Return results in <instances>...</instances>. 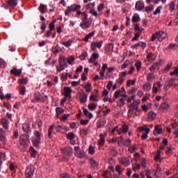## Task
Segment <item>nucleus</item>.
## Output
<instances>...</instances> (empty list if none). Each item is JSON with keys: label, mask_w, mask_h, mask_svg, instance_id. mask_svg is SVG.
Segmentation results:
<instances>
[{"label": "nucleus", "mask_w": 178, "mask_h": 178, "mask_svg": "<svg viewBox=\"0 0 178 178\" xmlns=\"http://www.w3.org/2000/svg\"><path fill=\"white\" fill-rule=\"evenodd\" d=\"M65 112V110L60 107L56 108V113L59 116V115H62Z\"/></svg>", "instance_id": "obj_38"}, {"label": "nucleus", "mask_w": 178, "mask_h": 178, "mask_svg": "<svg viewBox=\"0 0 178 178\" xmlns=\"http://www.w3.org/2000/svg\"><path fill=\"white\" fill-rule=\"evenodd\" d=\"M59 178H70V175L66 172L60 174Z\"/></svg>", "instance_id": "obj_55"}, {"label": "nucleus", "mask_w": 178, "mask_h": 178, "mask_svg": "<svg viewBox=\"0 0 178 178\" xmlns=\"http://www.w3.org/2000/svg\"><path fill=\"white\" fill-rule=\"evenodd\" d=\"M157 35H158V40L160 42L162 41L163 40H165V38H166V33H165L164 31L158 32Z\"/></svg>", "instance_id": "obj_16"}, {"label": "nucleus", "mask_w": 178, "mask_h": 178, "mask_svg": "<svg viewBox=\"0 0 178 178\" xmlns=\"http://www.w3.org/2000/svg\"><path fill=\"white\" fill-rule=\"evenodd\" d=\"M175 6H176V4H175V2L172 1L170 3L169 8H170V12H173L175 10Z\"/></svg>", "instance_id": "obj_52"}, {"label": "nucleus", "mask_w": 178, "mask_h": 178, "mask_svg": "<svg viewBox=\"0 0 178 178\" xmlns=\"http://www.w3.org/2000/svg\"><path fill=\"white\" fill-rule=\"evenodd\" d=\"M60 150H61V152H62L64 158H65V159L67 156H72V155L73 154V148H72L71 147H65L64 149H60Z\"/></svg>", "instance_id": "obj_7"}, {"label": "nucleus", "mask_w": 178, "mask_h": 178, "mask_svg": "<svg viewBox=\"0 0 178 178\" xmlns=\"http://www.w3.org/2000/svg\"><path fill=\"white\" fill-rule=\"evenodd\" d=\"M34 98L36 101V102H40L41 99H42V95L40 93H35Z\"/></svg>", "instance_id": "obj_32"}, {"label": "nucleus", "mask_w": 178, "mask_h": 178, "mask_svg": "<svg viewBox=\"0 0 178 178\" xmlns=\"http://www.w3.org/2000/svg\"><path fill=\"white\" fill-rule=\"evenodd\" d=\"M67 62L69 65H72L74 62V56H71L67 58Z\"/></svg>", "instance_id": "obj_47"}, {"label": "nucleus", "mask_w": 178, "mask_h": 178, "mask_svg": "<svg viewBox=\"0 0 178 178\" xmlns=\"http://www.w3.org/2000/svg\"><path fill=\"white\" fill-rule=\"evenodd\" d=\"M169 108V104L166 102H163L160 106V109H162L163 111H165V109H168Z\"/></svg>", "instance_id": "obj_41"}, {"label": "nucleus", "mask_w": 178, "mask_h": 178, "mask_svg": "<svg viewBox=\"0 0 178 178\" xmlns=\"http://www.w3.org/2000/svg\"><path fill=\"white\" fill-rule=\"evenodd\" d=\"M40 141L41 140L40 139H35V138H32V143H33V147H38V145H40Z\"/></svg>", "instance_id": "obj_34"}, {"label": "nucleus", "mask_w": 178, "mask_h": 178, "mask_svg": "<svg viewBox=\"0 0 178 178\" xmlns=\"http://www.w3.org/2000/svg\"><path fill=\"white\" fill-rule=\"evenodd\" d=\"M29 151L31 152V156L32 158H35L37 156V150L33 147H31L29 148Z\"/></svg>", "instance_id": "obj_30"}, {"label": "nucleus", "mask_w": 178, "mask_h": 178, "mask_svg": "<svg viewBox=\"0 0 178 178\" xmlns=\"http://www.w3.org/2000/svg\"><path fill=\"white\" fill-rule=\"evenodd\" d=\"M67 58L64 56H60L58 58L59 65H56V68L58 73L65 70V67L67 66V63H66Z\"/></svg>", "instance_id": "obj_2"}, {"label": "nucleus", "mask_w": 178, "mask_h": 178, "mask_svg": "<svg viewBox=\"0 0 178 178\" xmlns=\"http://www.w3.org/2000/svg\"><path fill=\"white\" fill-rule=\"evenodd\" d=\"M7 5L10 7L17 6V0H8Z\"/></svg>", "instance_id": "obj_28"}, {"label": "nucleus", "mask_w": 178, "mask_h": 178, "mask_svg": "<svg viewBox=\"0 0 178 178\" xmlns=\"http://www.w3.org/2000/svg\"><path fill=\"white\" fill-rule=\"evenodd\" d=\"M67 76H69V73L62 74L60 76L61 80L66 81L67 80Z\"/></svg>", "instance_id": "obj_54"}, {"label": "nucleus", "mask_w": 178, "mask_h": 178, "mask_svg": "<svg viewBox=\"0 0 178 178\" xmlns=\"http://www.w3.org/2000/svg\"><path fill=\"white\" fill-rule=\"evenodd\" d=\"M138 47H141L142 49H145V48H147V43L144 42H138L137 43H136L135 44H134L131 48H134V49H137L138 48Z\"/></svg>", "instance_id": "obj_10"}, {"label": "nucleus", "mask_w": 178, "mask_h": 178, "mask_svg": "<svg viewBox=\"0 0 178 178\" xmlns=\"http://www.w3.org/2000/svg\"><path fill=\"white\" fill-rule=\"evenodd\" d=\"M172 63H169L165 67H164V72H169L170 70V67H172Z\"/></svg>", "instance_id": "obj_60"}, {"label": "nucleus", "mask_w": 178, "mask_h": 178, "mask_svg": "<svg viewBox=\"0 0 178 178\" xmlns=\"http://www.w3.org/2000/svg\"><path fill=\"white\" fill-rule=\"evenodd\" d=\"M67 140H70V143L71 145H76V140H74L75 136L73 132H70L67 134L66 137Z\"/></svg>", "instance_id": "obj_8"}, {"label": "nucleus", "mask_w": 178, "mask_h": 178, "mask_svg": "<svg viewBox=\"0 0 178 178\" xmlns=\"http://www.w3.org/2000/svg\"><path fill=\"white\" fill-rule=\"evenodd\" d=\"M74 39H69L67 42H63L62 45H64L66 48H69L73 44Z\"/></svg>", "instance_id": "obj_25"}, {"label": "nucleus", "mask_w": 178, "mask_h": 178, "mask_svg": "<svg viewBox=\"0 0 178 178\" xmlns=\"http://www.w3.org/2000/svg\"><path fill=\"white\" fill-rule=\"evenodd\" d=\"M29 143L30 140H29V136H27V135H21L19 136L20 145H22L23 147H29Z\"/></svg>", "instance_id": "obj_6"}, {"label": "nucleus", "mask_w": 178, "mask_h": 178, "mask_svg": "<svg viewBox=\"0 0 178 178\" xmlns=\"http://www.w3.org/2000/svg\"><path fill=\"white\" fill-rule=\"evenodd\" d=\"M123 133L126 134L129 131V126L126 124H122Z\"/></svg>", "instance_id": "obj_56"}, {"label": "nucleus", "mask_w": 178, "mask_h": 178, "mask_svg": "<svg viewBox=\"0 0 178 178\" xmlns=\"http://www.w3.org/2000/svg\"><path fill=\"white\" fill-rule=\"evenodd\" d=\"M88 56V54H87V51H83L80 56H79V59L81 60H84Z\"/></svg>", "instance_id": "obj_40"}, {"label": "nucleus", "mask_w": 178, "mask_h": 178, "mask_svg": "<svg viewBox=\"0 0 178 178\" xmlns=\"http://www.w3.org/2000/svg\"><path fill=\"white\" fill-rule=\"evenodd\" d=\"M106 124V120H102L99 122H97V129H101V127H104Z\"/></svg>", "instance_id": "obj_36"}, {"label": "nucleus", "mask_w": 178, "mask_h": 178, "mask_svg": "<svg viewBox=\"0 0 178 178\" xmlns=\"http://www.w3.org/2000/svg\"><path fill=\"white\" fill-rule=\"evenodd\" d=\"M80 9H81V5L74 3L67 7V9L65 11V16H67L69 13H72V12H77V10H80Z\"/></svg>", "instance_id": "obj_3"}, {"label": "nucleus", "mask_w": 178, "mask_h": 178, "mask_svg": "<svg viewBox=\"0 0 178 178\" xmlns=\"http://www.w3.org/2000/svg\"><path fill=\"white\" fill-rule=\"evenodd\" d=\"M140 35H141V33H136L134 34V37L132 38L131 41H137L138 38H140Z\"/></svg>", "instance_id": "obj_53"}, {"label": "nucleus", "mask_w": 178, "mask_h": 178, "mask_svg": "<svg viewBox=\"0 0 178 178\" xmlns=\"http://www.w3.org/2000/svg\"><path fill=\"white\" fill-rule=\"evenodd\" d=\"M107 48H108V51H111V52H113V44L108 43L107 45Z\"/></svg>", "instance_id": "obj_64"}, {"label": "nucleus", "mask_w": 178, "mask_h": 178, "mask_svg": "<svg viewBox=\"0 0 178 178\" xmlns=\"http://www.w3.org/2000/svg\"><path fill=\"white\" fill-rule=\"evenodd\" d=\"M131 22L132 23H138V22H141L140 15L138 13H135L132 17Z\"/></svg>", "instance_id": "obj_18"}, {"label": "nucleus", "mask_w": 178, "mask_h": 178, "mask_svg": "<svg viewBox=\"0 0 178 178\" xmlns=\"http://www.w3.org/2000/svg\"><path fill=\"white\" fill-rule=\"evenodd\" d=\"M131 144V140L130 139H127L124 142V145L125 147H130V145Z\"/></svg>", "instance_id": "obj_58"}, {"label": "nucleus", "mask_w": 178, "mask_h": 178, "mask_svg": "<svg viewBox=\"0 0 178 178\" xmlns=\"http://www.w3.org/2000/svg\"><path fill=\"white\" fill-rule=\"evenodd\" d=\"M150 129H147L145 134H143L141 136L142 140H146L147 137H148V134H149Z\"/></svg>", "instance_id": "obj_43"}, {"label": "nucleus", "mask_w": 178, "mask_h": 178, "mask_svg": "<svg viewBox=\"0 0 178 178\" xmlns=\"http://www.w3.org/2000/svg\"><path fill=\"white\" fill-rule=\"evenodd\" d=\"M178 76V68L176 67L172 72L170 73V76Z\"/></svg>", "instance_id": "obj_63"}, {"label": "nucleus", "mask_w": 178, "mask_h": 178, "mask_svg": "<svg viewBox=\"0 0 178 178\" xmlns=\"http://www.w3.org/2000/svg\"><path fill=\"white\" fill-rule=\"evenodd\" d=\"M19 94L21 95H24L26 94V87L21 86L19 88Z\"/></svg>", "instance_id": "obj_46"}, {"label": "nucleus", "mask_w": 178, "mask_h": 178, "mask_svg": "<svg viewBox=\"0 0 178 178\" xmlns=\"http://www.w3.org/2000/svg\"><path fill=\"white\" fill-rule=\"evenodd\" d=\"M147 81H152L154 80L153 74L152 73H149L147 77Z\"/></svg>", "instance_id": "obj_62"}, {"label": "nucleus", "mask_w": 178, "mask_h": 178, "mask_svg": "<svg viewBox=\"0 0 178 178\" xmlns=\"http://www.w3.org/2000/svg\"><path fill=\"white\" fill-rule=\"evenodd\" d=\"M0 140L3 143V141H6V137L5 136V131H3V128L0 127Z\"/></svg>", "instance_id": "obj_27"}, {"label": "nucleus", "mask_w": 178, "mask_h": 178, "mask_svg": "<svg viewBox=\"0 0 178 178\" xmlns=\"http://www.w3.org/2000/svg\"><path fill=\"white\" fill-rule=\"evenodd\" d=\"M38 10L41 15H44L47 12V5L41 3L38 7Z\"/></svg>", "instance_id": "obj_20"}, {"label": "nucleus", "mask_w": 178, "mask_h": 178, "mask_svg": "<svg viewBox=\"0 0 178 178\" xmlns=\"http://www.w3.org/2000/svg\"><path fill=\"white\" fill-rule=\"evenodd\" d=\"M22 127L24 133H27V134H30V133H31V131H30V124L24 123Z\"/></svg>", "instance_id": "obj_15"}, {"label": "nucleus", "mask_w": 178, "mask_h": 178, "mask_svg": "<svg viewBox=\"0 0 178 178\" xmlns=\"http://www.w3.org/2000/svg\"><path fill=\"white\" fill-rule=\"evenodd\" d=\"M81 20V22L79 24V27H81L83 30H87V29H90V27H91V24H92V21L88 18V14L87 13V11L83 12Z\"/></svg>", "instance_id": "obj_1"}, {"label": "nucleus", "mask_w": 178, "mask_h": 178, "mask_svg": "<svg viewBox=\"0 0 178 178\" xmlns=\"http://www.w3.org/2000/svg\"><path fill=\"white\" fill-rule=\"evenodd\" d=\"M54 129H55V124L51 125L48 129V138H52V134L54 133Z\"/></svg>", "instance_id": "obj_24"}, {"label": "nucleus", "mask_w": 178, "mask_h": 178, "mask_svg": "<svg viewBox=\"0 0 178 178\" xmlns=\"http://www.w3.org/2000/svg\"><path fill=\"white\" fill-rule=\"evenodd\" d=\"M144 6H145V4L143 1H137L135 5V8L136 10H143L144 9Z\"/></svg>", "instance_id": "obj_12"}, {"label": "nucleus", "mask_w": 178, "mask_h": 178, "mask_svg": "<svg viewBox=\"0 0 178 178\" xmlns=\"http://www.w3.org/2000/svg\"><path fill=\"white\" fill-rule=\"evenodd\" d=\"M88 152L90 155H94L95 152V148L92 146H89V150Z\"/></svg>", "instance_id": "obj_49"}, {"label": "nucleus", "mask_w": 178, "mask_h": 178, "mask_svg": "<svg viewBox=\"0 0 178 178\" xmlns=\"http://www.w3.org/2000/svg\"><path fill=\"white\" fill-rule=\"evenodd\" d=\"M86 10H88L89 13H90V15H92V16H95V17L99 16V15H98V13L97 11H95V2L87 4L86 6Z\"/></svg>", "instance_id": "obj_4"}, {"label": "nucleus", "mask_w": 178, "mask_h": 178, "mask_svg": "<svg viewBox=\"0 0 178 178\" xmlns=\"http://www.w3.org/2000/svg\"><path fill=\"white\" fill-rule=\"evenodd\" d=\"M83 111L85 116L89 118V119L92 118V113H90L87 108H83Z\"/></svg>", "instance_id": "obj_31"}, {"label": "nucleus", "mask_w": 178, "mask_h": 178, "mask_svg": "<svg viewBox=\"0 0 178 178\" xmlns=\"http://www.w3.org/2000/svg\"><path fill=\"white\" fill-rule=\"evenodd\" d=\"M105 137H106V134H101L99 135V145H104V144H105Z\"/></svg>", "instance_id": "obj_21"}, {"label": "nucleus", "mask_w": 178, "mask_h": 178, "mask_svg": "<svg viewBox=\"0 0 178 178\" xmlns=\"http://www.w3.org/2000/svg\"><path fill=\"white\" fill-rule=\"evenodd\" d=\"M148 119L151 120H154V119H156V113H154V111H150L147 114Z\"/></svg>", "instance_id": "obj_29"}, {"label": "nucleus", "mask_w": 178, "mask_h": 178, "mask_svg": "<svg viewBox=\"0 0 178 178\" xmlns=\"http://www.w3.org/2000/svg\"><path fill=\"white\" fill-rule=\"evenodd\" d=\"M51 51L52 53L54 54V55L59 54V49L58 48V47H52Z\"/></svg>", "instance_id": "obj_57"}, {"label": "nucleus", "mask_w": 178, "mask_h": 178, "mask_svg": "<svg viewBox=\"0 0 178 178\" xmlns=\"http://www.w3.org/2000/svg\"><path fill=\"white\" fill-rule=\"evenodd\" d=\"M90 163L93 168H98V166H99V163H98L94 159H90Z\"/></svg>", "instance_id": "obj_33"}, {"label": "nucleus", "mask_w": 178, "mask_h": 178, "mask_svg": "<svg viewBox=\"0 0 178 178\" xmlns=\"http://www.w3.org/2000/svg\"><path fill=\"white\" fill-rule=\"evenodd\" d=\"M1 124H2V126H3V129H5V130H8L9 129V120H8L5 118H1Z\"/></svg>", "instance_id": "obj_14"}, {"label": "nucleus", "mask_w": 178, "mask_h": 178, "mask_svg": "<svg viewBox=\"0 0 178 178\" xmlns=\"http://www.w3.org/2000/svg\"><path fill=\"white\" fill-rule=\"evenodd\" d=\"M161 9H162V6H159V7L156 8V9L154 12L153 15H154V16H156V15L161 13Z\"/></svg>", "instance_id": "obj_51"}, {"label": "nucleus", "mask_w": 178, "mask_h": 178, "mask_svg": "<svg viewBox=\"0 0 178 178\" xmlns=\"http://www.w3.org/2000/svg\"><path fill=\"white\" fill-rule=\"evenodd\" d=\"M88 108L89 111H95V109H97V105L95 103H92V104H88Z\"/></svg>", "instance_id": "obj_44"}, {"label": "nucleus", "mask_w": 178, "mask_h": 178, "mask_svg": "<svg viewBox=\"0 0 178 178\" xmlns=\"http://www.w3.org/2000/svg\"><path fill=\"white\" fill-rule=\"evenodd\" d=\"M135 67H136V70L140 72L141 70V61L137 60L135 63Z\"/></svg>", "instance_id": "obj_42"}, {"label": "nucleus", "mask_w": 178, "mask_h": 178, "mask_svg": "<svg viewBox=\"0 0 178 178\" xmlns=\"http://www.w3.org/2000/svg\"><path fill=\"white\" fill-rule=\"evenodd\" d=\"M10 74H14V76H16V77H19L22 75V70L13 67L12 70H10Z\"/></svg>", "instance_id": "obj_9"}, {"label": "nucleus", "mask_w": 178, "mask_h": 178, "mask_svg": "<svg viewBox=\"0 0 178 178\" xmlns=\"http://www.w3.org/2000/svg\"><path fill=\"white\" fill-rule=\"evenodd\" d=\"M152 87V85L149 82H147L143 85V90L144 91H151Z\"/></svg>", "instance_id": "obj_23"}, {"label": "nucleus", "mask_w": 178, "mask_h": 178, "mask_svg": "<svg viewBox=\"0 0 178 178\" xmlns=\"http://www.w3.org/2000/svg\"><path fill=\"white\" fill-rule=\"evenodd\" d=\"M88 97V95L86 93L82 92L79 95V101L81 102V104H86L87 102V98Z\"/></svg>", "instance_id": "obj_13"}, {"label": "nucleus", "mask_w": 178, "mask_h": 178, "mask_svg": "<svg viewBox=\"0 0 178 178\" xmlns=\"http://www.w3.org/2000/svg\"><path fill=\"white\" fill-rule=\"evenodd\" d=\"M94 35H95V31H92L86 35V36L83 39V41H85V42H88V40H91L92 37H94Z\"/></svg>", "instance_id": "obj_17"}, {"label": "nucleus", "mask_w": 178, "mask_h": 178, "mask_svg": "<svg viewBox=\"0 0 178 178\" xmlns=\"http://www.w3.org/2000/svg\"><path fill=\"white\" fill-rule=\"evenodd\" d=\"M134 30H136V31H138L139 34H141L144 31V29L140 27V25H138V24H136L134 26Z\"/></svg>", "instance_id": "obj_35"}, {"label": "nucleus", "mask_w": 178, "mask_h": 178, "mask_svg": "<svg viewBox=\"0 0 178 178\" xmlns=\"http://www.w3.org/2000/svg\"><path fill=\"white\" fill-rule=\"evenodd\" d=\"M19 84H27V80H26V78H22V79L18 80Z\"/></svg>", "instance_id": "obj_61"}, {"label": "nucleus", "mask_w": 178, "mask_h": 178, "mask_svg": "<svg viewBox=\"0 0 178 178\" xmlns=\"http://www.w3.org/2000/svg\"><path fill=\"white\" fill-rule=\"evenodd\" d=\"M140 100H135L132 104L128 106V108H134L135 109H138V105H140Z\"/></svg>", "instance_id": "obj_19"}, {"label": "nucleus", "mask_w": 178, "mask_h": 178, "mask_svg": "<svg viewBox=\"0 0 178 178\" xmlns=\"http://www.w3.org/2000/svg\"><path fill=\"white\" fill-rule=\"evenodd\" d=\"M121 162L122 163H123V165H124L125 166H127L129 165H130V161H129V159L124 158L121 159Z\"/></svg>", "instance_id": "obj_45"}, {"label": "nucleus", "mask_w": 178, "mask_h": 178, "mask_svg": "<svg viewBox=\"0 0 178 178\" xmlns=\"http://www.w3.org/2000/svg\"><path fill=\"white\" fill-rule=\"evenodd\" d=\"M145 10L147 13H149V12L154 10V6L151 5L149 6H146Z\"/></svg>", "instance_id": "obj_48"}, {"label": "nucleus", "mask_w": 178, "mask_h": 178, "mask_svg": "<svg viewBox=\"0 0 178 178\" xmlns=\"http://www.w3.org/2000/svg\"><path fill=\"white\" fill-rule=\"evenodd\" d=\"M75 156L79 158V159H83L85 158L86 153L83 150H79V152H75Z\"/></svg>", "instance_id": "obj_22"}, {"label": "nucleus", "mask_w": 178, "mask_h": 178, "mask_svg": "<svg viewBox=\"0 0 178 178\" xmlns=\"http://www.w3.org/2000/svg\"><path fill=\"white\" fill-rule=\"evenodd\" d=\"M34 172H35V168L34 165H29L25 171V176L26 178H32L34 176Z\"/></svg>", "instance_id": "obj_5"}, {"label": "nucleus", "mask_w": 178, "mask_h": 178, "mask_svg": "<svg viewBox=\"0 0 178 178\" xmlns=\"http://www.w3.org/2000/svg\"><path fill=\"white\" fill-rule=\"evenodd\" d=\"M138 131H140L141 133H147V130H149V128L147 127V126L144 127H139L138 128Z\"/></svg>", "instance_id": "obj_39"}, {"label": "nucleus", "mask_w": 178, "mask_h": 178, "mask_svg": "<svg viewBox=\"0 0 178 178\" xmlns=\"http://www.w3.org/2000/svg\"><path fill=\"white\" fill-rule=\"evenodd\" d=\"M35 139L36 140H41V135L40 134V131H35L34 132Z\"/></svg>", "instance_id": "obj_50"}, {"label": "nucleus", "mask_w": 178, "mask_h": 178, "mask_svg": "<svg viewBox=\"0 0 178 178\" xmlns=\"http://www.w3.org/2000/svg\"><path fill=\"white\" fill-rule=\"evenodd\" d=\"M155 131H157V134H161V133H162V129H159V125H155L154 130L153 131V134H154V136L156 135Z\"/></svg>", "instance_id": "obj_37"}, {"label": "nucleus", "mask_w": 178, "mask_h": 178, "mask_svg": "<svg viewBox=\"0 0 178 178\" xmlns=\"http://www.w3.org/2000/svg\"><path fill=\"white\" fill-rule=\"evenodd\" d=\"M169 49H176L177 48V44L171 43L168 46Z\"/></svg>", "instance_id": "obj_59"}, {"label": "nucleus", "mask_w": 178, "mask_h": 178, "mask_svg": "<svg viewBox=\"0 0 178 178\" xmlns=\"http://www.w3.org/2000/svg\"><path fill=\"white\" fill-rule=\"evenodd\" d=\"M176 81V80L175 79V78H172L170 80H169L168 82H166L164 85V87H165V88H170L171 86H173V83Z\"/></svg>", "instance_id": "obj_26"}, {"label": "nucleus", "mask_w": 178, "mask_h": 178, "mask_svg": "<svg viewBox=\"0 0 178 178\" xmlns=\"http://www.w3.org/2000/svg\"><path fill=\"white\" fill-rule=\"evenodd\" d=\"M63 90L65 98H67L68 97L72 98V88L70 87H64Z\"/></svg>", "instance_id": "obj_11"}]
</instances>
